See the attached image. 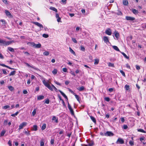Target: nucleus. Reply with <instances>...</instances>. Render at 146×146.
<instances>
[{
    "instance_id": "nucleus-54",
    "label": "nucleus",
    "mask_w": 146,
    "mask_h": 146,
    "mask_svg": "<svg viewBox=\"0 0 146 146\" xmlns=\"http://www.w3.org/2000/svg\"><path fill=\"white\" fill-rule=\"evenodd\" d=\"M63 71L64 72H67V69L66 68H62Z\"/></svg>"
},
{
    "instance_id": "nucleus-27",
    "label": "nucleus",
    "mask_w": 146,
    "mask_h": 146,
    "mask_svg": "<svg viewBox=\"0 0 146 146\" xmlns=\"http://www.w3.org/2000/svg\"><path fill=\"white\" fill-rule=\"evenodd\" d=\"M8 88L9 90L11 91H12L14 89V88L13 87L11 86H8Z\"/></svg>"
},
{
    "instance_id": "nucleus-40",
    "label": "nucleus",
    "mask_w": 146,
    "mask_h": 146,
    "mask_svg": "<svg viewBox=\"0 0 146 146\" xmlns=\"http://www.w3.org/2000/svg\"><path fill=\"white\" fill-rule=\"evenodd\" d=\"M75 96L76 98L77 99V101L79 102H80V100L79 99V96L77 95H75Z\"/></svg>"
},
{
    "instance_id": "nucleus-34",
    "label": "nucleus",
    "mask_w": 146,
    "mask_h": 146,
    "mask_svg": "<svg viewBox=\"0 0 146 146\" xmlns=\"http://www.w3.org/2000/svg\"><path fill=\"white\" fill-rule=\"evenodd\" d=\"M5 132L6 131L5 130H3L1 132L0 136H3L4 135V134L5 133Z\"/></svg>"
},
{
    "instance_id": "nucleus-62",
    "label": "nucleus",
    "mask_w": 146,
    "mask_h": 146,
    "mask_svg": "<svg viewBox=\"0 0 146 146\" xmlns=\"http://www.w3.org/2000/svg\"><path fill=\"white\" fill-rule=\"evenodd\" d=\"M54 141L53 139H51L50 140V143L52 145H53Z\"/></svg>"
},
{
    "instance_id": "nucleus-63",
    "label": "nucleus",
    "mask_w": 146,
    "mask_h": 146,
    "mask_svg": "<svg viewBox=\"0 0 146 146\" xmlns=\"http://www.w3.org/2000/svg\"><path fill=\"white\" fill-rule=\"evenodd\" d=\"M54 82L55 83H56L57 85H59V86H61V84H60L58 82L56 81H54Z\"/></svg>"
},
{
    "instance_id": "nucleus-13",
    "label": "nucleus",
    "mask_w": 146,
    "mask_h": 146,
    "mask_svg": "<svg viewBox=\"0 0 146 146\" xmlns=\"http://www.w3.org/2000/svg\"><path fill=\"white\" fill-rule=\"evenodd\" d=\"M115 36V37L117 39V40L119 36V34L117 31H115L114 33Z\"/></svg>"
},
{
    "instance_id": "nucleus-14",
    "label": "nucleus",
    "mask_w": 146,
    "mask_h": 146,
    "mask_svg": "<svg viewBox=\"0 0 146 146\" xmlns=\"http://www.w3.org/2000/svg\"><path fill=\"white\" fill-rule=\"evenodd\" d=\"M25 64H26L27 66L29 67H30L36 70L37 68L35 66H31L29 65L28 63L27 62L25 63Z\"/></svg>"
},
{
    "instance_id": "nucleus-44",
    "label": "nucleus",
    "mask_w": 146,
    "mask_h": 146,
    "mask_svg": "<svg viewBox=\"0 0 146 146\" xmlns=\"http://www.w3.org/2000/svg\"><path fill=\"white\" fill-rule=\"evenodd\" d=\"M94 145V142L93 141H91L89 143L88 146H93Z\"/></svg>"
},
{
    "instance_id": "nucleus-26",
    "label": "nucleus",
    "mask_w": 146,
    "mask_h": 146,
    "mask_svg": "<svg viewBox=\"0 0 146 146\" xmlns=\"http://www.w3.org/2000/svg\"><path fill=\"white\" fill-rule=\"evenodd\" d=\"M50 9L51 10H52L56 12H57V9L54 7H50Z\"/></svg>"
},
{
    "instance_id": "nucleus-61",
    "label": "nucleus",
    "mask_w": 146,
    "mask_h": 146,
    "mask_svg": "<svg viewBox=\"0 0 146 146\" xmlns=\"http://www.w3.org/2000/svg\"><path fill=\"white\" fill-rule=\"evenodd\" d=\"M1 21L2 22V23L3 25H5V20H3V19L1 20Z\"/></svg>"
},
{
    "instance_id": "nucleus-56",
    "label": "nucleus",
    "mask_w": 146,
    "mask_h": 146,
    "mask_svg": "<svg viewBox=\"0 0 146 146\" xmlns=\"http://www.w3.org/2000/svg\"><path fill=\"white\" fill-rule=\"evenodd\" d=\"M40 146H44V143L43 141H41L40 142Z\"/></svg>"
},
{
    "instance_id": "nucleus-64",
    "label": "nucleus",
    "mask_w": 146,
    "mask_h": 146,
    "mask_svg": "<svg viewBox=\"0 0 146 146\" xmlns=\"http://www.w3.org/2000/svg\"><path fill=\"white\" fill-rule=\"evenodd\" d=\"M69 81L66 80L65 82V84L66 85H68L69 83Z\"/></svg>"
},
{
    "instance_id": "nucleus-58",
    "label": "nucleus",
    "mask_w": 146,
    "mask_h": 146,
    "mask_svg": "<svg viewBox=\"0 0 146 146\" xmlns=\"http://www.w3.org/2000/svg\"><path fill=\"white\" fill-rule=\"evenodd\" d=\"M127 128H128V126L127 125H123V128L124 129H127Z\"/></svg>"
},
{
    "instance_id": "nucleus-51",
    "label": "nucleus",
    "mask_w": 146,
    "mask_h": 146,
    "mask_svg": "<svg viewBox=\"0 0 146 146\" xmlns=\"http://www.w3.org/2000/svg\"><path fill=\"white\" fill-rule=\"evenodd\" d=\"M72 41L75 43H77V42L75 38H72Z\"/></svg>"
},
{
    "instance_id": "nucleus-52",
    "label": "nucleus",
    "mask_w": 146,
    "mask_h": 146,
    "mask_svg": "<svg viewBox=\"0 0 146 146\" xmlns=\"http://www.w3.org/2000/svg\"><path fill=\"white\" fill-rule=\"evenodd\" d=\"M3 2L5 4H8V2L7 1V0H2Z\"/></svg>"
},
{
    "instance_id": "nucleus-9",
    "label": "nucleus",
    "mask_w": 146,
    "mask_h": 146,
    "mask_svg": "<svg viewBox=\"0 0 146 146\" xmlns=\"http://www.w3.org/2000/svg\"><path fill=\"white\" fill-rule=\"evenodd\" d=\"M103 40L104 42L106 44H108V43H110L108 38V36H104L103 37Z\"/></svg>"
},
{
    "instance_id": "nucleus-59",
    "label": "nucleus",
    "mask_w": 146,
    "mask_h": 146,
    "mask_svg": "<svg viewBox=\"0 0 146 146\" xmlns=\"http://www.w3.org/2000/svg\"><path fill=\"white\" fill-rule=\"evenodd\" d=\"M136 69L138 70H139L140 69V67L138 65H136Z\"/></svg>"
},
{
    "instance_id": "nucleus-50",
    "label": "nucleus",
    "mask_w": 146,
    "mask_h": 146,
    "mask_svg": "<svg viewBox=\"0 0 146 146\" xmlns=\"http://www.w3.org/2000/svg\"><path fill=\"white\" fill-rule=\"evenodd\" d=\"M25 133L27 135H30V131H25Z\"/></svg>"
},
{
    "instance_id": "nucleus-17",
    "label": "nucleus",
    "mask_w": 146,
    "mask_h": 146,
    "mask_svg": "<svg viewBox=\"0 0 146 146\" xmlns=\"http://www.w3.org/2000/svg\"><path fill=\"white\" fill-rule=\"evenodd\" d=\"M41 44L40 43H39L37 44H35V45L34 46V47L36 48H40L41 47Z\"/></svg>"
},
{
    "instance_id": "nucleus-11",
    "label": "nucleus",
    "mask_w": 146,
    "mask_h": 146,
    "mask_svg": "<svg viewBox=\"0 0 146 146\" xmlns=\"http://www.w3.org/2000/svg\"><path fill=\"white\" fill-rule=\"evenodd\" d=\"M125 19L126 20L128 21H133L135 19V18L134 17L129 16H126Z\"/></svg>"
},
{
    "instance_id": "nucleus-30",
    "label": "nucleus",
    "mask_w": 146,
    "mask_h": 146,
    "mask_svg": "<svg viewBox=\"0 0 146 146\" xmlns=\"http://www.w3.org/2000/svg\"><path fill=\"white\" fill-rule=\"evenodd\" d=\"M137 131L138 132H141L144 133H146V131H144L143 129H137Z\"/></svg>"
},
{
    "instance_id": "nucleus-47",
    "label": "nucleus",
    "mask_w": 146,
    "mask_h": 146,
    "mask_svg": "<svg viewBox=\"0 0 146 146\" xmlns=\"http://www.w3.org/2000/svg\"><path fill=\"white\" fill-rule=\"evenodd\" d=\"M48 34H44L42 35V36L45 38H47L48 37Z\"/></svg>"
},
{
    "instance_id": "nucleus-31",
    "label": "nucleus",
    "mask_w": 146,
    "mask_h": 146,
    "mask_svg": "<svg viewBox=\"0 0 146 146\" xmlns=\"http://www.w3.org/2000/svg\"><path fill=\"white\" fill-rule=\"evenodd\" d=\"M33 130L36 131L37 130V126L36 125H34L33 127Z\"/></svg>"
},
{
    "instance_id": "nucleus-38",
    "label": "nucleus",
    "mask_w": 146,
    "mask_h": 146,
    "mask_svg": "<svg viewBox=\"0 0 146 146\" xmlns=\"http://www.w3.org/2000/svg\"><path fill=\"white\" fill-rule=\"evenodd\" d=\"M15 73H16V71H12L10 73V74H9V76H11L15 74Z\"/></svg>"
},
{
    "instance_id": "nucleus-12",
    "label": "nucleus",
    "mask_w": 146,
    "mask_h": 146,
    "mask_svg": "<svg viewBox=\"0 0 146 146\" xmlns=\"http://www.w3.org/2000/svg\"><path fill=\"white\" fill-rule=\"evenodd\" d=\"M52 120L56 123L58 122V118L55 116H53L52 118Z\"/></svg>"
},
{
    "instance_id": "nucleus-46",
    "label": "nucleus",
    "mask_w": 146,
    "mask_h": 146,
    "mask_svg": "<svg viewBox=\"0 0 146 146\" xmlns=\"http://www.w3.org/2000/svg\"><path fill=\"white\" fill-rule=\"evenodd\" d=\"M120 72L123 76L125 77V73L122 70H120Z\"/></svg>"
},
{
    "instance_id": "nucleus-19",
    "label": "nucleus",
    "mask_w": 146,
    "mask_h": 146,
    "mask_svg": "<svg viewBox=\"0 0 146 146\" xmlns=\"http://www.w3.org/2000/svg\"><path fill=\"white\" fill-rule=\"evenodd\" d=\"M131 11L135 15H136L138 13V11L136 10L135 9H132L131 10Z\"/></svg>"
},
{
    "instance_id": "nucleus-16",
    "label": "nucleus",
    "mask_w": 146,
    "mask_h": 146,
    "mask_svg": "<svg viewBox=\"0 0 146 146\" xmlns=\"http://www.w3.org/2000/svg\"><path fill=\"white\" fill-rule=\"evenodd\" d=\"M112 48L114 49L115 50H116V51H119L120 52H121L118 47L116 46H112Z\"/></svg>"
},
{
    "instance_id": "nucleus-25",
    "label": "nucleus",
    "mask_w": 146,
    "mask_h": 146,
    "mask_svg": "<svg viewBox=\"0 0 146 146\" xmlns=\"http://www.w3.org/2000/svg\"><path fill=\"white\" fill-rule=\"evenodd\" d=\"M85 88L83 86H82L81 87L77 89L78 90H79V91H82Z\"/></svg>"
},
{
    "instance_id": "nucleus-57",
    "label": "nucleus",
    "mask_w": 146,
    "mask_h": 146,
    "mask_svg": "<svg viewBox=\"0 0 146 146\" xmlns=\"http://www.w3.org/2000/svg\"><path fill=\"white\" fill-rule=\"evenodd\" d=\"M50 101L48 99L46 100L45 102V103L46 104H49V103Z\"/></svg>"
},
{
    "instance_id": "nucleus-22",
    "label": "nucleus",
    "mask_w": 146,
    "mask_h": 146,
    "mask_svg": "<svg viewBox=\"0 0 146 146\" xmlns=\"http://www.w3.org/2000/svg\"><path fill=\"white\" fill-rule=\"evenodd\" d=\"M120 52L123 56L124 57H125L127 59H129V57L124 52Z\"/></svg>"
},
{
    "instance_id": "nucleus-10",
    "label": "nucleus",
    "mask_w": 146,
    "mask_h": 146,
    "mask_svg": "<svg viewBox=\"0 0 146 146\" xmlns=\"http://www.w3.org/2000/svg\"><path fill=\"white\" fill-rule=\"evenodd\" d=\"M117 143H119L120 144H123L124 143V141L121 138H119L117 141Z\"/></svg>"
},
{
    "instance_id": "nucleus-21",
    "label": "nucleus",
    "mask_w": 146,
    "mask_h": 146,
    "mask_svg": "<svg viewBox=\"0 0 146 146\" xmlns=\"http://www.w3.org/2000/svg\"><path fill=\"white\" fill-rule=\"evenodd\" d=\"M69 51H70V52L73 55H74L75 56L76 55V54L75 53V52L70 47H69Z\"/></svg>"
},
{
    "instance_id": "nucleus-39",
    "label": "nucleus",
    "mask_w": 146,
    "mask_h": 146,
    "mask_svg": "<svg viewBox=\"0 0 146 146\" xmlns=\"http://www.w3.org/2000/svg\"><path fill=\"white\" fill-rule=\"evenodd\" d=\"M80 50L82 51H84L85 49L84 47L82 45L80 46Z\"/></svg>"
},
{
    "instance_id": "nucleus-15",
    "label": "nucleus",
    "mask_w": 146,
    "mask_h": 146,
    "mask_svg": "<svg viewBox=\"0 0 146 146\" xmlns=\"http://www.w3.org/2000/svg\"><path fill=\"white\" fill-rule=\"evenodd\" d=\"M58 91L60 92L61 95L65 98L67 99V96L66 95L61 91L60 90H58Z\"/></svg>"
},
{
    "instance_id": "nucleus-32",
    "label": "nucleus",
    "mask_w": 146,
    "mask_h": 146,
    "mask_svg": "<svg viewBox=\"0 0 146 146\" xmlns=\"http://www.w3.org/2000/svg\"><path fill=\"white\" fill-rule=\"evenodd\" d=\"M126 90H128L130 88V86L129 85H126L124 86Z\"/></svg>"
},
{
    "instance_id": "nucleus-1",
    "label": "nucleus",
    "mask_w": 146,
    "mask_h": 146,
    "mask_svg": "<svg viewBox=\"0 0 146 146\" xmlns=\"http://www.w3.org/2000/svg\"><path fill=\"white\" fill-rule=\"evenodd\" d=\"M42 81L43 83L45 86L47 87L48 89L51 91H53L54 90L53 88L51 86L48 82H46L45 78H42Z\"/></svg>"
},
{
    "instance_id": "nucleus-4",
    "label": "nucleus",
    "mask_w": 146,
    "mask_h": 146,
    "mask_svg": "<svg viewBox=\"0 0 146 146\" xmlns=\"http://www.w3.org/2000/svg\"><path fill=\"white\" fill-rule=\"evenodd\" d=\"M68 108L70 111V112L72 115H74V113L73 109L71 108V106L69 104V103H68Z\"/></svg>"
},
{
    "instance_id": "nucleus-53",
    "label": "nucleus",
    "mask_w": 146,
    "mask_h": 146,
    "mask_svg": "<svg viewBox=\"0 0 146 146\" xmlns=\"http://www.w3.org/2000/svg\"><path fill=\"white\" fill-rule=\"evenodd\" d=\"M104 99L107 102H109L110 101V98L108 97H105Z\"/></svg>"
},
{
    "instance_id": "nucleus-23",
    "label": "nucleus",
    "mask_w": 146,
    "mask_h": 146,
    "mask_svg": "<svg viewBox=\"0 0 146 146\" xmlns=\"http://www.w3.org/2000/svg\"><path fill=\"white\" fill-rule=\"evenodd\" d=\"M7 50L9 51L12 52H15L14 49L11 47H8L7 48Z\"/></svg>"
},
{
    "instance_id": "nucleus-28",
    "label": "nucleus",
    "mask_w": 146,
    "mask_h": 146,
    "mask_svg": "<svg viewBox=\"0 0 146 146\" xmlns=\"http://www.w3.org/2000/svg\"><path fill=\"white\" fill-rule=\"evenodd\" d=\"M46 127V124L45 123L43 124L41 127V129L43 130L45 129Z\"/></svg>"
},
{
    "instance_id": "nucleus-5",
    "label": "nucleus",
    "mask_w": 146,
    "mask_h": 146,
    "mask_svg": "<svg viewBox=\"0 0 146 146\" xmlns=\"http://www.w3.org/2000/svg\"><path fill=\"white\" fill-rule=\"evenodd\" d=\"M33 23L35 25L39 27L40 29L43 28V25L41 24L38 23V22H33Z\"/></svg>"
},
{
    "instance_id": "nucleus-33",
    "label": "nucleus",
    "mask_w": 146,
    "mask_h": 146,
    "mask_svg": "<svg viewBox=\"0 0 146 146\" xmlns=\"http://www.w3.org/2000/svg\"><path fill=\"white\" fill-rule=\"evenodd\" d=\"M99 62V60L98 59H95V62L94 64L95 65L98 64Z\"/></svg>"
},
{
    "instance_id": "nucleus-35",
    "label": "nucleus",
    "mask_w": 146,
    "mask_h": 146,
    "mask_svg": "<svg viewBox=\"0 0 146 146\" xmlns=\"http://www.w3.org/2000/svg\"><path fill=\"white\" fill-rule=\"evenodd\" d=\"M108 66L110 67H113L114 66V64L110 62H109L108 64Z\"/></svg>"
},
{
    "instance_id": "nucleus-8",
    "label": "nucleus",
    "mask_w": 146,
    "mask_h": 146,
    "mask_svg": "<svg viewBox=\"0 0 146 146\" xmlns=\"http://www.w3.org/2000/svg\"><path fill=\"white\" fill-rule=\"evenodd\" d=\"M5 13L6 15L8 16L9 17L12 18L13 17L12 15L8 10H5Z\"/></svg>"
},
{
    "instance_id": "nucleus-2",
    "label": "nucleus",
    "mask_w": 146,
    "mask_h": 146,
    "mask_svg": "<svg viewBox=\"0 0 146 146\" xmlns=\"http://www.w3.org/2000/svg\"><path fill=\"white\" fill-rule=\"evenodd\" d=\"M0 43L2 44L4 46H7L11 44L10 41H6L3 39H0Z\"/></svg>"
},
{
    "instance_id": "nucleus-36",
    "label": "nucleus",
    "mask_w": 146,
    "mask_h": 146,
    "mask_svg": "<svg viewBox=\"0 0 146 146\" xmlns=\"http://www.w3.org/2000/svg\"><path fill=\"white\" fill-rule=\"evenodd\" d=\"M51 86L53 88L54 90H55L56 92H57L58 90L53 84H51Z\"/></svg>"
},
{
    "instance_id": "nucleus-43",
    "label": "nucleus",
    "mask_w": 146,
    "mask_h": 146,
    "mask_svg": "<svg viewBox=\"0 0 146 146\" xmlns=\"http://www.w3.org/2000/svg\"><path fill=\"white\" fill-rule=\"evenodd\" d=\"M36 109H34L33 110V111L32 112V114L34 116L35 115V114L36 113Z\"/></svg>"
},
{
    "instance_id": "nucleus-42",
    "label": "nucleus",
    "mask_w": 146,
    "mask_h": 146,
    "mask_svg": "<svg viewBox=\"0 0 146 146\" xmlns=\"http://www.w3.org/2000/svg\"><path fill=\"white\" fill-rule=\"evenodd\" d=\"M129 143L131 146L134 145V141L133 140H130L129 141Z\"/></svg>"
},
{
    "instance_id": "nucleus-55",
    "label": "nucleus",
    "mask_w": 146,
    "mask_h": 146,
    "mask_svg": "<svg viewBox=\"0 0 146 146\" xmlns=\"http://www.w3.org/2000/svg\"><path fill=\"white\" fill-rule=\"evenodd\" d=\"M57 19V20L58 22H62L61 21V18H60L59 17L57 18H56Z\"/></svg>"
},
{
    "instance_id": "nucleus-6",
    "label": "nucleus",
    "mask_w": 146,
    "mask_h": 146,
    "mask_svg": "<svg viewBox=\"0 0 146 146\" xmlns=\"http://www.w3.org/2000/svg\"><path fill=\"white\" fill-rule=\"evenodd\" d=\"M113 135V133L111 131H107L105 133V135L107 136H111Z\"/></svg>"
},
{
    "instance_id": "nucleus-60",
    "label": "nucleus",
    "mask_w": 146,
    "mask_h": 146,
    "mask_svg": "<svg viewBox=\"0 0 146 146\" xmlns=\"http://www.w3.org/2000/svg\"><path fill=\"white\" fill-rule=\"evenodd\" d=\"M80 28L79 27H77L76 29V32H78L80 30Z\"/></svg>"
},
{
    "instance_id": "nucleus-45",
    "label": "nucleus",
    "mask_w": 146,
    "mask_h": 146,
    "mask_svg": "<svg viewBox=\"0 0 146 146\" xmlns=\"http://www.w3.org/2000/svg\"><path fill=\"white\" fill-rule=\"evenodd\" d=\"M49 53L48 51H45L43 52V54L45 56H48L49 55Z\"/></svg>"
},
{
    "instance_id": "nucleus-24",
    "label": "nucleus",
    "mask_w": 146,
    "mask_h": 146,
    "mask_svg": "<svg viewBox=\"0 0 146 146\" xmlns=\"http://www.w3.org/2000/svg\"><path fill=\"white\" fill-rule=\"evenodd\" d=\"M90 118L91 119L94 123H96V119L94 117H93L92 116H90Z\"/></svg>"
},
{
    "instance_id": "nucleus-20",
    "label": "nucleus",
    "mask_w": 146,
    "mask_h": 146,
    "mask_svg": "<svg viewBox=\"0 0 146 146\" xmlns=\"http://www.w3.org/2000/svg\"><path fill=\"white\" fill-rule=\"evenodd\" d=\"M44 98V96L42 95H39L37 96V100H40Z\"/></svg>"
},
{
    "instance_id": "nucleus-29",
    "label": "nucleus",
    "mask_w": 146,
    "mask_h": 146,
    "mask_svg": "<svg viewBox=\"0 0 146 146\" xmlns=\"http://www.w3.org/2000/svg\"><path fill=\"white\" fill-rule=\"evenodd\" d=\"M57 73V70L56 69H54L52 71V73L53 74H56Z\"/></svg>"
},
{
    "instance_id": "nucleus-41",
    "label": "nucleus",
    "mask_w": 146,
    "mask_h": 146,
    "mask_svg": "<svg viewBox=\"0 0 146 146\" xmlns=\"http://www.w3.org/2000/svg\"><path fill=\"white\" fill-rule=\"evenodd\" d=\"M10 108V106L9 105H6L3 106L2 108L3 109H6L7 108Z\"/></svg>"
},
{
    "instance_id": "nucleus-49",
    "label": "nucleus",
    "mask_w": 146,
    "mask_h": 146,
    "mask_svg": "<svg viewBox=\"0 0 146 146\" xmlns=\"http://www.w3.org/2000/svg\"><path fill=\"white\" fill-rule=\"evenodd\" d=\"M29 43L33 47H34L35 45V43L33 42H29Z\"/></svg>"
},
{
    "instance_id": "nucleus-37",
    "label": "nucleus",
    "mask_w": 146,
    "mask_h": 146,
    "mask_svg": "<svg viewBox=\"0 0 146 146\" xmlns=\"http://www.w3.org/2000/svg\"><path fill=\"white\" fill-rule=\"evenodd\" d=\"M19 112L18 111L16 112L15 113L12 114L11 115V116L12 117H15V116L17 115L19 113Z\"/></svg>"
},
{
    "instance_id": "nucleus-48",
    "label": "nucleus",
    "mask_w": 146,
    "mask_h": 146,
    "mask_svg": "<svg viewBox=\"0 0 146 146\" xmlns=\"http://www.w3.org/2000/svg\"><path fill=\"white\" fill-rule=\"evenodd\" d=\"M145 139V138L144 137H142L140 138L139 140L141 141V142H142Z\"/></svg>"
},
{
    "instance_id": "nucleus-3",
    "label": "nucleus",
    "mask_w": 146,
    "mask_h": 146,
    "mask_svg": "<svg viewBox=\"0 0 146 146\" xmlns=\"http://www.w3.org/2000/svg\"><path fill=\"white\" fill-rule=\"evenodd\" d=\"M27 123L26 122H23L21 123L19 125V130L23 128V127L27 125Z\"/></svg>"
},
{
    "instance_id": "nucleus-18",
    "label": "nucleus",
    "mask_w": 146,
    "mask_h": 146,
    "mask_svg": "<svg viewBox=\"0 0 146 146\" xmlns=\"http://www.w3.org/2000/svg\"><path fill=\"white\" fill-rule=\"evenodd\" d=\"M123 4L125 5H127L129 3L127 0H123Z\"/></svg>"
},
{
    "instance_id": "nucleus-7",
    "label": "nucleus",
    "mask_w": 146,
    "mask_h": 146,
    "mask_svg": "<svg viewBox=\"0 0 146 146\" xmlns=\"http://www.w3.org/2000/svg\"><path fill=\"white\" fill-rule=\"evenodd\" d=\"M105 33L108 35H111L112 33L111 29L109 28H108L105 31Z\"/></svg>"
}]
</instances>
